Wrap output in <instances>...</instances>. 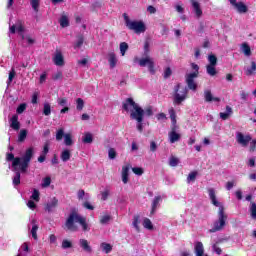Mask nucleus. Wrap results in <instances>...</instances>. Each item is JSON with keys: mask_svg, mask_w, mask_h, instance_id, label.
Returning a JSON list of instances; mask_svg holds the SVG:
<instances>
[{"mask_svg": "<svg viewBox=\"0 0 256 256\" xmlns=\"http://www.w3.org/2000/svg\"><path fill=\"white\" fill-rule=\"evenodd\" d=\"M123 110L130 114L131 119L137 121L138 131H143V109L131 98L126 99L123 103Z\"/></svg>", "mask_w": 256, "mask_h": 256, "instance_id": "1", "label": "nucleus"}, {"mask_svg": "<svg viewBox=\"0 0 256 256\" xmlns=\"http://www.w3.org/2000/svg\"><path fill=\"white\" fill-rule=\"evenodd\" d=\"M33 157V148H28L24 154L23 158L16 157L12 153L7 154V161L12 162L13 171H22L25 173L27 171V167H29V163L31 158Z\"/></svg>", "mask_w": 256, "mask_h": 256, "instance_id": "2", "label": "nucleus"}, {"mask_svg": "<svg viewBox=\"0 0 256 256\" xmlns=\"http://www.w3.org/2000/svg\"><path fill=\"white\" fill-rule=\"evenodd\" d=\"M75 223H79L83 231L90 230L89 225L87 224V219L85 217H81L79 214H77V212H72L70 213L65 222L68 231H79V228L77 227V225H75Z\"/></svg>", "mask_w": 256, "mask_h": 256, "instance_id": "3", "label": "nucleus"}, {"mask_svg": "<svg viewBox=\"0 0 256 256\" xmlns=\"http://www.w3.org/2000/svg\"><path fill=\"white\" fill-rule=\"evenodd\" d=\"M123 18L127 29H129L130 31H134V33H137L138 35L147 31V26L145 25V22H143V20H131L127 13L123 14Z\"/></svg>", "mask_w": 256, "mask_h": 256, "instance_id": "4", "label": "nucleus"}, {"mask_svg": "<svg viewBox=\"0 0 256 256\" xmlns=\"http://www.w3.org/2000/svg\"><path fill=\"white\" fill-rule=\"evenodd\" d=\"M228 216L225 214V207L219 206L218 219L214 221L213 227L209 230V233H217V231H223L225 225H227Z\"/></svg>", "mask_w": 256, "mask_h": 256, "instance_id": "5", "label": "nucleus"}, {"mask_svg": "<svg viewBox=\"0 0 256 256\" xmlns=\"http://www.w3.org/2000/svg\"><path fill=\"white\" fill-rule=\"evenodd\" d=\"M192 69H194V72L186 76V83L191 91H197V83H195L194 80L197 79V76L199 75V66L197 64H192Z\"/></svg>", "mask_w": 256, "mask_h": 256, "instance_id": "6", "label": "nucleus"}, {"mask_svg": "<svg viewBox=\"0 0 256 256\" xmlns=\"http://www.w3.org/2000/svg\"><path fill=\"white\" fill-rule=\"evenodd\" d=\"M134 63H138V65H140V67H148V71L154 75L155 73V61L153 60V58H151L150 56H145L141 59H134Z\"/></svg>", "mask_w": 256, "mask_h": 256, "instance_id": "7", "label": "nucleus"}, {"mask_svg": "<svg viewBox=\"0 0 256 256\" xmlns=\"http://www.w3.org/2000/svg\"><path fill=\"white\" fill-rule=\"evenodd\" d=\"M187 99V87L178 84L175 88L174 103L177 105L183 103Z\"/></svg>", "mask_w": 256, "mask_h": 256, "instance_id": "8", "label": "nucleus"}, {"mask_svg": "<svg viewBox=\"0 0 256 256\" xmlns=\"http://www.w3.org/2000/svg\"><path fill=\"white\" fill-rule=\"evenodd\" d=\"M229 2L234 7V9H236V11L241 14L247 13V11H249V8L243 2H237V0H229Z\"/></svg>", "mask_w": 256, "mask_h": 256, "instance_id": "9", "label": "nucleus"}, {"mask_svg": "<svg viewBox=\"0 0 256 256\" xmlns=\"http://www.w3.org/2000/svg\"><path fill=\"white\" fill-rule=\"evenodd\" d=\"M52 59L53 63L57 65V67H63V65H65V58L63 57L61 50H56Z\"/></svg>", "mask_w": 256, "mask_h": 256, "instance_id": "10", "label": "nucleus"}, {"mask_svg": "<svg viewBox=\"0 0 256 256\" xmlns=\"http://www.w3.org/2000/svg\"><path fill=\"white\" fill-rule=\"evenodd\" d=\"M236 140L239 145H242V147H247L248 143L251 141V136L244 135L241 132L236 133Z\"/></svg>", "mask_w": 256, "mask_h": 256, "instance_id": "11", "label": "nucleus"}, {"mask_svg": "<svg viewBox=\"0 0 256 256\" xmlns=\"http://www.w3.org/2000/svg\"><path fill=\"white\" fill-rule=\"evenodd\" d=\"M58 205H59V200L53 197L48 200V202L44 206V209L45 211H48V213H51L52 211H54V209H57Z\"/></svg>", "mask_w": 256, "mask_h": 256, "instance_id": "12", "label": "nucleus"}, {"mask_svg": "<svg viewBox=\"0 0 256 256\" xmlns=\"http://www.w3.org/2000/svg\"><path fill=\"white\" fill-rule=\"evenodd\" d=\"M107 61L109 63L110 69H115L117 64L119 63V59L117 58V54L115 52H110L107 54Z\"/></svg>", "mask_w": 256, "mask_h": 256, "instance_id": "13", "label": "nucleus"}, {"mask_svg": "<svg viewBox=\"0 0 256 256\" xmlns=\"http://www.w3.org/2000/svg\"><path fill=\"white\" fill-rule=\"evenodd\" d=\"M23 31H25V27L21 20H18L15 25L10 26V33H23Z\"/></svg>", "mask_w": 256, "mask_h": 256, "instance_id": "14", "label": "nucleus"}, {"mask_svg": "<svg viewBox=\"0 0 256 256\" xmlns=\"http://www.w3.org/2000/svg\"><path fill=\"white\" fill-rule=\"evenodd\" d=\"M79 245L85 251V253H93V248L89 245V241L87 239H80Z\"/></svg>", "mask_w": 256, "mask_h": 256, "instance_id": "15", "label": "nucleus"}, {"mask_svg": "<svg viewBox=\"0 0 256 256\" xmlns=\"http://www.w3.org/2000/svg\"><path fill=\"white\" fill-rule=\"evenodd\" d=\"M163 202V198L161 196H156L152 201V209L150 211V215H155V211L159 207V203Z\"/></svg>", "mask_w": 256, "mask_h": 256, "instance_id": "16", "label": "nucleus"}, {"mask_svg": "<svg viewBox=\"0 0 256 256\" xmlns=\"http://www.w3.org/2000/svg\"><path fill=\"white\" fill-rule=\"evenodd\" d=\"M129 169H131V166L129 165L122 167V182L124 184H127L129 182Z\"/></svg>", "mask_w": 256, "mask_h": 256, "instance_id": "17", "label": "nucleus"}, {"mask_svg": "<svg viewBox=\"0 0 256 256\" xmlns=\"http://www.w3.org/2000/svg\"><path fill=\"white\" fill-rule=\"evenodd\" d=\"M192 7L196 16L201 17L203 15V10H201V4L195 0H191Z\"/></svg>", "mask_w": 256, "mask_h": 256, "instance_id": "18", "label": "nucleus"}, {"mask_svg": "<svg viewBox=\"0 0 256 256\" xmlns=\"http://www.w3.org/2000/svg\"><path fill=\"white\" fill-rule=\"evenodd\" d=\"M204 97H205V101L207 102L214 101L215 103H219V101H221L219 97H213V94H211V90H205Z\"/></svg>", "mask_w": 256, "mask_h": 256, "instance_id": "19", "label": "nucleus"}, {"mask_svg": "<svg viewBox=\"0 0 256 256\" xmlns=\"http://www.w3.org/2000/svg\"><path fill=\"white\" fill-rule=\"evenodd\" d=\"M10 127L12 129H15V131H19V127H20L19 116L17 115L12 116V118L10 119Z\"/></svg>", "mask_w": 256, "mask_h": 256, "instance_id": "20", "label": "nucleus"}, {"mask_svg": "<svg viewBox=\"0 0 256 256\" xmlns=\"http://www.w3.org/2000/svg\"><path fill=\"white\" fill-rule=\"evenodd\" d=\"M240 51H242L245 57H251V47L247 43H242L240 46Z\"/></svg>", "mask_w": 256, "mask_h": 256, "instance_id": "21", "label": "nucleus"}, {"mask_svg": "<svg viewBox=\"0 0 256 256\" xmlns=\"http://www.w3.org/2000/svg\"><path fill=\"white\" fill-rule=\"evenodd\" d=\"M169 139L170 143H176V141H179V139H181V135L175 132V128H173L172 131L169 133Z\"/></svg>", "mask_w": 256, "mask_h": 256, "instance_id": "22", "label": "nucleus"}, {"mask_svg": "<svg viewBox=\"0 0 256 256\" xmlns=\"http://www.w3.org/2000/svg\"><path fill=\"white\" fill-rule=\"evenodd\" d=\"M195 253L196 256H203L205 253V249L203 248V243L202 242H197L195 244Z\"/></svg>", "mask_w": 256, "mask_h": 256, "instance_id": "23", "label": "nucleus"}, {"mask_svg": "<svg viewBox=\"0 0 256 256\" xmlns=\"http://www.w3.org/2000/svg\"><path fill=\"white\" fill-rule=\"evenodd\" d=\"M100 247H101L102 251L106 254H109V253H111V251H113V246H111V244L106 243V242L101 243Z\"/></svg>", "mask_w": 256, "mask_h": 256, "instance_id": "24", "label": "nucleus"}, {"mask_svg": "<svg viewBox=\"0 0 256 256\" xmlns=\"http://www.w3.org/2000/svg\"><path fill=\"white\" fill-rule=\"evenodd\" d=\"M32 223H33V226H32V229H31V235L33 237V239L35 241H37L38 237H37V231H39V226L36 223L35 220H32Z\"/></svg>", "mask_w": 256, "mask_h": 256, "instance_id": "25", "label": "nucleus"}, {"mask_svg": "<svg viewBox=\"0 0 256 256\" xmlns=\"http://www.w3.org/2000/svg\"><path fill=\"white\" fill-rule=\"evenodd\" d=\"M61 159L64 162L69 161V159H71V151L68 149L63 150L61 153Z\"/></svg>", "mask_w": 256, "mask_h": 256, "instance_id": "26", "label": "nucleus"}, {"mask_svg": "<svg viewBox=\"0 0 256 256\" xmlns=\"http://www.w3.org/2000/svg\"><path fill=\"white\" fill-rule=\"evenodd\" d=\"M249 211L251 218L256 220V203L254 201L250 202Z\"/></svg>", "mask_w": 256, "mask_h": 256, "instance_id": "27", "label": "nucleus"}, {"mask_svg": "<svg viewBox=\"0 0 256 256\" xmlns=\"http://www.w3.org/2000/svg\"><path fill=\"white\" fill-rule=\"evenodd\" d=\"M129 50V44L127 42L120 43V53L122 57H125V53Z\"/></svg>", "mask_w": 256, "mask_h": 256, "instance_id": "28", "label": "nucleus"}, {"mask_svg": "<svg viewBox=\"0 0 256 256\" xmlns=\"http://www.w3.org/2000/svg\"><path fill=\"white\" fill-rule=\"evenodd\" d=\"M83 143H93V134L86 132L82 137Z\"/></svg>", "mask_w": 256, "mask_h": 256, "instance_id": "29", "label": "nucleus"}, {"mask_svg": "<svg viewBox=\"0 0 256 256\" xmlns=\"http://www.w3.org/2000/svg\"><path fill=\"white\" fill-rule=\"evenodd\" d=\"M40 3H41V0H30V5L32 9L35 11V13H39Z\"/></svg>", "mask_w": 256, "mask_h": 256, "instance_id": "30", "label": "nucleus"}, {"mask_svg": "<svg viewBox=\"0 0 256 256\" xmlns=\"http://www.w3.org/2000/svg\"><path fill=\"white\" fill-rule=\"evenodd\" d=\"M59 23L62 27H69V17H67V15H62Z\"/></svg>", "mask_w": 256, "mask_h": 256, "instance_id": "31", "label": "nucleus"}, {"mask_svg": "<svg viewBox=\"0 0 256 256\" xmlns=\"http://www.w3.org/2000/svg\"><path fill=\"white\" fill-rule=\"evenodd\" d=\"M206 69L208 75H210L211 77H215V75H217V70L215 69V66L207 65Z\"/></svg>", "mask_w": 256, "mask_h": 256, "instance_id": "32", "label": "nucleus"}, {"mask_svg": "<svg viewBox=\"0 0 256 256\" xmlns=\"http://www.w3.org/2000/svg\"><path fill=\"white\" fill-rule=\"evenodd\" d=\"M61 247L62 249H71L73 248V242H71V240L64 239L62 241Z\"/></svg>", "mask_w": 256, "mask_h": 256, "instance_id": "33", "label": "nucleus"}, {"mask_svg": "<svg viewBox=\"0 0 256 256\" xmlns=\"http://www.w3.org/2000/svg\"><path fill=\"white\" fill-rule=\"evenodd\" d=\"M64 143L67 147H70V145H73V138L71 137V134L64 135Z\"/></svg>", "mask_w": 256, "mask_h": 256, "instance_id": "34", "label": "nucleus"}, {"mask_svg": "<svg viewBox=\"0 0 256 256\" xmlns=\"http://www.w3.org/2000/svg\"><path fill=\"white\" fill-rule=\"evenodd\" d=\"M83 107H85V102L83 101V99H81V98L76 99L77 111H83Z\"/></svg>", "mask_w": 256, "mask_h": 256, "instance_id": "35", "label": "nucleus"}, {"mask_svg": "<svg viewBox=\"0 0 256 256\" xmlns=\"http://www.w3.org/2000/svg\"><path fill=\"white\" fill-rule=\"evenodd\" d=\"M195 179H197V171L190 172L187 177V183H194Z\"/></svg>", "mask_w": 256, "mask_h": 256, "instance_id": "36", "label": "nucleus"}, {"mask_svg": "<svg viewBox=\"0 0 256 256\" xmlns=\"http://www.w3.org/2000/svg\"><path fill=\"white\" fill-rule=\"evenodd\" d=\"M179 165V158L171 156L169 159V166L170 167H177Z\"/></svg>", "mask_w": 256, "mask_h": 256, "instance_id": "37", "label": "nucleus"}, {"mask_svg": "<svg viewBox=\"0 0 256 256\" xmlns=\"http://www.w3.org/2000/svg\"><path fill=\"white\" fill-rule=\"evenodd\" d=\"M227 112H221L220 117L225 121V119H229V115H231V107L227 106L226 107Z\"/></svg>", "mask_w": 256, "mask_h": 256, "instance_id": "38", "label": "nucleus"}, {"mask_svg": "<svg viewBox=\"0 0 256 256\" xmlns=\"http://www.w3.org/2000/svg\"><path fill=\"white\" fill-rule=\"evenodd\" d=\"M256 71V63L254 61L251 62V67L246 69V75H253Z\"/></svg>", "mask_w": 256, "mask_h": 256, "instance_id": "39", "label": "nucleus"}, {"mask_svg": "<svg viewBox=\"0 0 256 256\" xmlns=\"http://www.w3.org/2000/svg\"><path fill=\"white\" fill-rule=\"evenodd\" d=\"M143 227L145 229H153V223L151 222V220L149 218H145L144 221H143Z\"/></svg>", "mask_w": 256, "mask_h": 256, "instance_id": "40", "label": "nucleus"}, {"mask_svg": "<svg viewBox=\"0 0 256 256\" xmlns=\"http://www.w3.org/2000/svg\"><path fill=\"white\" fill-rule=\"evenodd\" d=\"M210 199L212 204L215 205V207H223V205H220L219 201H217V196H215V193H210Z\"/></svg>", "mask_w": 256, "mask_h": 256, "instance_id": "41", "label": "nucleus"}, {"mask_svg": "<svg viewBox=\"0 0 256 256\" xmlns=\"http://www.w3.org/2000/svg\"><path fill=\"white\" fill-rule=\"evenodd\" d=\"M208 61H209L208 65L216 66L217 65V56L213 55V54H210L208 56Z\"/></svg>", "mask_w": 256, "mask_h": 256, "instance_id": "42", "label": "nucleus"}, {"mask_svg": "<svg viewBox=\"0 0 256 256\" xmlns=\"http://www.w3.org/2000/svg\"><path fill=\"white\" fill-rule=\"evenodd\" d=\"M169 115H170V119L172 121V124L175 126L177 124V119H176V115H175V109L171 108L169 110Z\"/></svg>", "mask_w": 256, "mask_h": 256, "instance_id": "43", "label": "nucleus"}, {"mask_svg": "<svg viewBox=\"0 0 256 256\" xmlns=\"http://www.w3.org/2000/svg\"><path fill=\"white\" fill-rule=\"evenodd\" d=\"M111 221V215H104L100 217V223L101 225H107Z\"/></svg>", "mask_w": 256, "mask_h": 256, "instance_id": "44", "label": "nucleus"}, {"mask_svg": "<svg viewBox=\"0 0 256 256\" xmlns=\"http://www.w3.org/2000/svg\"><path fill=\"white\" fill-rule=\"evenodd\" d=\"M21 183V173H19V170H16V175L13 178V184L19 185Z\"/></svg>", "mask_w": 256, "mask_h": 256, "instance_id": "45", "label": "nucleus"}, {"mask_svg": "<svg viewBox=\"0 0 256 256\" xmlns=\"http://www.w3.org/2000/svg\"><path fill=\"white\" fill-rule=\"evenodd\" d=\"M43 113H44L46 116L51 115V104H49V103H44Z\"/></svg>", "mask_w": 256, "mask_h": 256, "instance_id": "46", "label": "nucleus"}, {"mask_svg": "<svg viewBox=\"0 0 256 256\" xmlns=\"http://www.w3.org/2000/svg\"><path fill=\"white\" fill-rule=\"evenodd\" d=\"M51 185V177H45L42 180V187H49Z\"/></svg>", "mask_w": 256, "mask_h": 256, "instance_id": "47", "label": "nucleus"}, {"mask_svg": "<svg viewBox=\"0 0 256 256\" xmlns=\"http://www.w3.org/2000/svg\"><path fill=\"white\" fill-rule=\"evenodd\" d=\"M27 138V130H21L18 136V141H25Z\"/></svg>", "mask_w": 256, "mask_h": 256, "instance_id": "48", "label": "nucleus"}, {"mask_svg": "<svg viewBox=\"0 0 256 256\" xmlns=\"http://www.w3.org/2000/svg\"><path fill=\"white\" fill-rule=\"evenodd\" d=\"M83 207L84 209H88L89 211H93L95 209V206L94 205H91V203H89V201H84L83 202Z\"/></svg>", "mask_w": 256, "mask_h": 256, "instance_id": "49", "label": "nucleus"}, {"mask_svg": "<svg viewBox=\"0 0 256 256\" xmlns=\"http://www.w3.org/2000/svg\"><path fill=\"white\" fill-rule=\"evenodd\" d=\"M27 109V104L26 103H22V104H20L19 106H18V108H17V113L19 114V115H21V113H23L25 110Z\"/></svg>", "mask_w": 256, "mask_h": 256, "instance_id": "50", "label": "nucleus"}, {"mask_svg": "<svg viewBox=\"0 0 256 256\" xmlns=\"http://www.w3.org/2000/svg\"><path fill=\"white\" fill-rule=\"evenodd\" d=\"M108 157L109 159H115L117 157V152L115 151V149L110 148L108 150Z\"/></svg>", "mask_w": 256, "mask_h": 256, "instance_id": "51", "label": "nucleus"}, {"mask_svg": "<svg viewBox=\"0 0 256 256\" xmlns=\"http://www.w3.org/2000/svg\"><path fill=\"white\" fill-rule=\"evenodd\" d=\"M15 68H12L10 73H9V77H8V83H12L13 79H15Z\"/></svg>", "mask_w": 256, "mask_h": 256, "instance_id": "52", "label": "nucleus"}, {"mask_svg": "<svg viewBox=\"0 0 256 256\" xmlns=\"http://www.w3.org/2000/svg\"><path fill=\"white\" fill-rule=\"evenodd\" d=\"M235 180L232 181H228L225 185V188L227 189V191H231V189H233V187H235Z\"/></svg>", "mask_w": 256, "mask_h": 256, "instance_id": "53", "label": "nucleus"}, {"mask_svg": "<svg viewBox=\"0 0 256 256\" xmlns=\"http://www.w3.org/2000/svg\"><path fill=\"white\" fill-rule=\"evenodd\" d=\"M139 216H134L133 227H135L136 231H139Z\"/></svg>", "mask_w": 256, "mask_h": 256, "instance_id": "54", "label": "nucleus"}, {"mask_svg": "<svg viewBox=\"0 0 256 256\" xmlns=\"http://www.w3.org/2000/svg\"><path fill=\"white\" fill-rule=\"evenodd\" d=\"M212 249L213 251H215L216 255H221V253H223V250L220 247H218L217 244H213Z\"/></svg>", "mask_w": 256, "mask_h": 256, "instance_id": "55", "label": "nucleus"}, {"mask_svg": "<svg viewBox=\"0 0 256 256\" xmlns=\"http://www.w3.org/2000/svg\"><path fill=\"white\" fill-rule=\"evenodd\" d=\"M57 103L60 107H65L67 105V98H58Z\"/></svg>", "mask_w": 256, "mask_h": 256, "instance_id": "56", "label": "nucleus"}, {"mask_svg": "<svg viewBox=\"0 0 256 256\" xmlns=\"http://www.w3.org/2000/svg\"><path fill=\"white\" fill-rule=\"evenodd\" d=\"M143 111H144L143 115H146L147 117H151V115H153V108L152 107H148Z\"/></svg>", "mask_w": 256, "mask_h": 256, "instance_id": "57", "label": "nucleus"}, {"mask_svg": "<svg viewBox=\"0 0 256 256\" xmlns=\"http://www.w3.org/2000/svg\"><path fill=\"white\" fill-rule=\"evenodd\" d=\"M22 39L24 40V41H27V43L29 44V45H33V43H35V39H33L31 36H23L22 37Z\"/></svg>", "mask_w": 256, "mask_h": 256, "instance_id": "58", "label": "nucleus"}, {"mask_svg": "<svg viewBox=\"0 0 256 256\" xmlns=\"http://www.w3.org/2000/svg\"><path fill=\"white\" fill-rule=\"evenodd\" d=\"M63 135H64L63 129L58 130L56 133V141H61V139H63Z\"/></svg>", "mask_w": 256, "mask_h": 256, "instance_id": "59", "label": "nucleus"}, {"mask_svg": "<svg viewBox=\"0 0 256 256\" xmlns=\"http://www.w3.org/2000/svg\"><path fill=\"white\" fill-rule=\"evenodd\" d=\"M132 171L135 175H141L143 173V168L134 167L132 168Z\"/></svg>", "mask_w": 256, "mask_h": 256, "instance_id": "60", "label": "nucleus"}, {"mask_svg": "<svg viewBox=\"0 0 256 256\" xmlns=\"http://www.w3.org/2000/svg\"><path fill=\"white\" fill-rule=\"evenodd\" d=\"M27 206L29 207V209H36L37 208V204H35V201H33L31 199L28 201Z\"/></svg>", "mask_w": 256, "mask_h": 256, "instance_id": "61", "label": "nucleus"}, {"mask_svg": "<svg viewBox=\"0 0 256 256\" xmlns=\"http://www.w3.org/2000/svg\"><path fill=\"white\" fill-rule=\"evenodd\" d=\"M30 199H31L32 201H36V203H39V200H40L41 198L39 197V193H33L32 196L30 197Z\"/></svg>", "mask_w": 256, "mask_h": 256, "instance_id": "62", "label": "nucleus"}, {"mask_svg": "<svg viewBox=\"0 0 256 256\" xmlns=\"http://www.w3.org/2000/svg\"><path fill=\"white\" fill-rule=\"evenodd\" d=\"M147 11L150 15H154V13H157V8H155V6H148Z\"/></svg>", "mask_w": 256, "mask_h": 256, "instance_id": "63", "label": "nucleus"}, {"mask_svg": "<svg viewBox=\"0 0 256 256\" xmlns=\"http://www.w3.org/2000/svg\"><path fill=\"white\" fill-rule=\"evenodd\" d=\"M250 151H255V147H256V140H250Z\"/></svg>", "mask_w": 256, "mask_h": 256, "instance_id": "64", "label": "nucleus"}]
</instances>
